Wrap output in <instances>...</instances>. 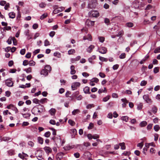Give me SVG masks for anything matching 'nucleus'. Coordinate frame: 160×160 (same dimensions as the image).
Listing matches in <instances>:
<instances>
[{"label": "nucleus", "instance_id": "1", "mask_svg": "<svg viewBox=\"0 0 160 160\" xmlns=\"http://www.w3.org/2000/svg\"><path fill=\"white\" fill-rule=\"evenodd\" d=\"M44 107L41 104H39L34 106L32 110V114L34 115H40L41 113L44 111Z\"/></svg>", "mask_w": 160, "mask_h": 160}, {"label": "nucleus", "instance_id": "2", "mask_svg": "<svg viewBox=\"0 0 160 160\" xmlns=\"http://www.w3.org/2000/svg\"><path fill=\"white\" fill-rule=\"evenodd\" d=\"M36 157L38 160H41L43 159L42 157V151L40 150H37L35 153Z\"/></svg>", "mask_w": 160, "mask_h": 160}, {"label": "nucleus", "instance_id": "3", "mask_svg": "<svg viewBox=\"0 0 160 160\" xmlns=\"http://www.w3.org/2000/svg\"><path fill=\"white\" fill-rule=\"evenodd\" d=\"M88 14L89 17H97L99 16V13L97 11H91L88 12Z\"/></svg>", "mask_w": 160, "mask_h": 160}, {"label": "nucleus", "instance_id": "4", "mask_svg": "<svg viewBox=\"0 0 160 160\" xmlns=\"http://www.w3.org/2000/svg\"><path fill=\"white\" fill-rule=\"evenodd\" d=\"M143 98L146 102L150 104H151L153 102L148 94L144 95L143 96Z\"/></svg>", "mask_w": 160, "mask_h": 160}, {"label": "nucleus", "instance_id": "5", "mask_svg": "<svg viewBox=\"0 0 160 160\" xmlns=\"http://www.w3.org/2000/svg\"><path fill=\"white\" fill-rule=\"evenodd\" d=\"M81 84L78 82H73L71 88L72 90H76L77 88L79 87Z\"/></svg>", "mask_w": 160, "mask_h": 160}, {"label": "nucleus", "instance_id": "6", "mask_svg": "<svg viewBox=\"0 0 160 160\" xmlns=\"http://www.w3.org/2000/svg\"><path fill=\"white\" fill-rule=\"evenodd\" d=\"M5 84L7 86L9 87H12L13 86V83L12 81V78L6 80L5 81Z\"/></svg>", "mask_w": 160, "mask_h": 160}, {"label": "nucleus", "instance_id": "7", "mask_svg": "<svg viewBox=\"0 0 160 160\" xmlns=\"http://www.w3.org/2000/svg\"><path fill=\"white\" fill-rule=\"evenodd\" d=\"M65 8L62 7H61L58 8H56L54 9L53 11V13L55 14H56L59 12H60L63 11L65 9Z\"/></svg>", "mask_w": 160, "mask_h": 160}, {"label": "nucleus", "instance_id": "8", "mask_svg": "<svg viewBox=\"0 0 160 160\" xmlns=\"http://www.w3.org/2000/svg\"><path fill=\"white\" fill-rule=\"evenodd\" d=\"M107 49L104 47H101L98 49V52L102 54H105L106 53Z\"/></svg>", "mask_w": 160, "mask_h": 160}, {"label": "nucleus", "instance_id": "9", "mask_svg": "<svg viewBox=\"0 0 160 160\" xmlns=\"http://www.w3.org/2000/svg\"><path fill=\"white\" fill-rule=\"evenodd\" d=\"M72 138H74L75 135L77 134V131L75 129H71L70 132Z\"/></svg>", "mask_w": 160, "mask_h": 160}, {"label": "nucleus", "instance_id": "10", "mask_svg": "<svg viewBox=\"0 0 160 160\" xmlns=\"http://www.w3.org/2000/svg\"><path fill=\"white\" fill-rule=\"evenodd\" d=\"M83 90L85 94H90L91 93V92L90 91V88L88 86H86L84 88Z\"/></svg>", "mask_w": 160, "mask_h": 160}, {"label": "nucleus", "instance_id": "11", "mask_svg": "<svg viewBox=\"0 0 160 160\" xmlns=\"http://www.w3.org/2000/svg\"><path fill=\"white\" fill-rule=\"evenodd\" d=\"M48 72L45 69H44L41 71L40 74L41 75H43L45 76H47L48 75Z\"/></svg>", "mask_w": 160, "mask_h": 160}, {"label": "nucleus", "instance_id": "12", "mask_svg": "<svg viewBox=\"0 0 160 160\" xmlns=\"http://www.w3.org/2000/svg\"><path fill=\"white\" fill-rule=\"evenodd\" d=\"M81 58V57L79 56H77L76 58H71V61L72 63H73L75 62V61H78Z\"/></svg>", "mask_w": 160, "mask_h": 160}, {"label": "nucleus", "instance_id": "13", "mask_svg": "<svg viewBox=\"0 0 160 160\" xmlns=\"http://www.w3.org/2000/svg\"><path fill=\"white\" fill-rule=\"evenodd\" d=\"M44 149L46 152L48 153H50L52 152V149L49 147H45L44 148Z\"/></svg>", "mask_w": 160, "mask_h": 160}, {"label": "nucleus", "instance_id": "14", "mask_svg": "<svg viewBox=\"0 0 160 160\" xmlns=\"http://www.w3.org/2000/svg\"><path fill=\"white\" fill-rule=\"evenodd\" d=\"M75 67L73 65H71L70 67V74L72 75H73L76 73V71L74 69Z\"/></svg>", "mask_w": 160, "mask_h": 160}, {"label": "nucleus", "instance_id": "15", "mask_svg": "<svg viewBox=\"0 0 160 160\" xmlns=\"http://www.w3.org/2000/svg\"><path fill=\"white\" fill-rule=\"evenodd\" d=\"M86 23H88L89 26H93L94 25V21L88 20L86 21Z\"/></svg>", "mask_w": 160, "mask_h": 160}, {"label": "nucleus", "instance_id": "16", "mask_svg": "<svg viewBox=\"0 0 160 160\" xmlns=\"http://www.w3.org/2000/svg\"><path fill=\"white\" fill-rule=\"evenodd\" d=\"M94 45H90L87 48V51L89 53L91 52L92 51V50L94 48Z\"/></svg>", "mask_w": 160, "mask_h": 160}, {"label": "nucleus", "instance_id": "17", "mask_svg": "<svg viewBox=\"0 0 160 160\" xmlns=\"http://www.w3.org/2000/svg\"><path fill=\"white\" fill-rule=\"evenodd\" d=\"M96 58V56L95 55H93L91 57L89 58L88 59V61L89 62L92 63V64H94V62H93L92 61L95 59Z\"/></svg>", "mask_w": 160, "mask_h": 160}, {"label": "nucleus", "instance_id": "18", "mask_svg": "<svg viewBox=\"0 0 160 160\" xmlns=\"http://www.w3.org/2000/svg\"><path fill=\"white\" fill-rule=\"evenodd\" d=\"M63 155V153L60 152L58 153L56 156L57 159L58 160H60L62 158Z\"/></svg>", "mask_w": 160, "mask_h": 160}, {"label": "nucleus", "instance_id": "19", "mask_svg": "<svg viewBox=\"0 0 160 160\" xmlns=\"http://www.w3.org/2000/svg\"><path fill=\"white\" fill-rule=\"evenodd\" d=\"M9 18H14L15 17L16 14L15 13L12 12H10L8 14Z\"/></svg>", "mask_w": 160, "mask_h": 160}, {"label": "nucleus", "instance_id": "20", "mask_svg": "<svg viewBox=\"0 0 160 160\" xmlns=\"http://www.w3.org/2000/svg\"><path fill=\"white\" fill-rule=\"evenodd\" d=\"M55 142L57 145L60 144L61 142V139L60 137H57Z\"/></svg>", "mask_w": 160, "mask_h": 160}, {"label": "nucleus", "instance_id": "21", "mask_svg": "<svg viewBox=\"0 0 160 160\" xmlns=\"http://www.w3.org/2000/svg\"><path fill=\"white\" fill-rule=\"evenodd\" d=\"M22 115L23 118H28L30 116L31 114L29 113H22Z\"/></svg>", "mask_w": 160, "mask_h": 160}, {"label": "nucleus", "instance_id": "22", "mask_svg": "<svg viewBox=\"0 0 160 160\" xmlns=\"http://www.w3.org/2000/svg\"><path fill=\"white\" fill-rule=\"evenodd\" d=\"M134 26V24L132 22H127L125 24V26L129 28H132Z\"/></svg>", "mask_w": 160, "mask_h": 160}, {"label": "nucleus", "instance_id": "23", "mask_svg": "<svg viewBox=\"0 0 160 160\" xmlns=\"http://www.w3.org/2000/svg\"><path fill=\"white\" fill-rule=\"evenodd\" d=\"M119 146L121 147V149L122 150H125L126 148V146L124 142L120 143L119 144Z\"/></svg>", "mask_w": 160, "mask_h": 160}, {"label": "nucleus", "instance_id": "24", "mask_svg": "<svg viewBox=\"0 0 160 160\" xmlns=\"http://www.w3.org/2000/svg\"><path fill=\"white\" fill-rule=\"evenodd\" d=\"M44 69L49 72H50L51 70V68L49 65H47L44 67Z\"/></svg>", "mask_w": 160, "mask_h": 160}, {"label": "nucleus", "instance_id": "25", "mask_svg": "<svg viewBox=\"0 0 160 160\" xmlns=\"http://www.w3.org/2000/svg\"><path fill=\"white\" fill-rule=\"evenodd\" d=\"M49 113L51 114V115H53L55 114L56 112V110L54 108H51L49 111Z\"/></svg>", "mask_w": 160, "mask_h": 160}, {"label": "nucleus", "instance_id": "26", "mask_svg": "<svg viewBox=\"0 0 160 160\" xmlns=\"http://www.w3.org/2000/svg\"><path fill=\"white\" fill-rule=\"evenodd\" d=\"M98 93L100 94L101 93H102V92H106V88H104V89L102 88H101L98 90Z\"/></svg>", "mask_w": 160, "mask_h": 160}, {"label": "nucleus", "instance_id": "27", "mask_svg": "<svg viewBox=\"0 0 160 160\" xmlns=\"http://www.w3.org/2000/svg\"><path fill=\"white\" fill-rule=\"evenodd\" d=\"M80 112V111L78 109H76L73 110L72 112V114L73 115H75L76 114Z\"/></svg>", "mask_w": 160, "mask_h": 160}, {"label": "nucleus", "instance_id": "28", "mask_svg": "<svg viewBox=\"0 0 160 160\" xmlns=\"http://www.w3.org/2000/svg\"><path fill=\"white\" fill-rule=\"evenodd\" d=\"M147 124V122L146 121H142L140 123V126L141 127H144L146 126Z\"/></svg>", "mask_w": 160, "mask_h": 160}, {"label": "nucleus", "instance_id": "29", "mask_svg": "<svg viewBox=\"0 0 160 160\" xmlns=\"http://www.w3.org/2000/svg\"><path fill=\"white\" fill-rule=\"evenodd\" d=\"M48 100V99L46 98H43L41 99L40 101V102L42 104H43L45 103H46L47 102V101Z\"/></svg>", "mask_w": 160, "mask_h": 160}, {"label": "nucleus", "instance_id": "30", "mask_svg": "<svg viewBox=\"0 0 160 160\" xmlns=\"http://www.w3.org/2000/svg\"><path fill=\"white\" fill-rule=\"evenodd\" d=\"M38 142L39 143L41 144H43V139L42 138L38 137Z\"/></svg>", "mask_w": 160, "mask_h": 160}, {"label": "nucleus", "instance_id": "31", "mask_svg": "<svg viewBox=\"0 0 160 160\" xmlns=\"http://www.w3.org/2000/svg\"><path fill=\"white\" fill-rule=\"evenodd\" d=\"M110 96L108 95L103 98L102 101L104 102H106L110 99Z\"/></svg>", "mask_w": 160, "mask_h": 160}, {"label": "nucleus", "instance_id": "32", "mask_svg": "<svg viewBox=\"0 0 160 160\" xmlns=\"http://www.w3.org/2000/svg\"><path fill=\"white\" fill-rule=\"evenodd\" d=\"M99 59L100 61L102 62H107L108 61L107 58L101 56H99Z\"/></svg>", "mask_w": 160, "mask_h": 160}, {"label": "nucleus", "instance_id": "33", "mask_svg": "<svg viewBox=\"0 0 160 160\" xmlns=\"http://www.w3.org/2000/svg\"><path fill=\"white\" fill-rule=\"evenodd\" d=\"M157 108L156 106H153L152 108V111L153 113L154 114L156 113L157 112Z\"/></svg>", "mask_w": 160, "mask_h": 160}, {"label": "nucleus", "instance_id": "34", "mask_svg": "<svg viewBox=\"0 0 160 160\" xmlns=\"http://www.w3.org/2000/svg\"><path fill=\"white\" fill-rule=\"evenodd\" d=\"M68 123L71 126H73L75 125V122L72 120L69 119L68 121Z\"/></svg>", "mask_w": 160, "mask_h": 160}, {"label": "nucleus", "instance_id": "35", "mask_svg": "<svg viewBox=\"0 0 160 160\" xmlns=\"http://www.w3.org/2000/svg\"><path fill=\"white\" fill-rule=\"evenodd\" d=\"M154 129L155 131L157 132L160 129V127L158 125H156L154 126Z\"/></svg>", "mask_w": 160, "mask_h": 160}, {"label": "nucleus", "instance_id": "36", "mask_svg": "<svg viewBox=\"0 0 160 160\" xmlns=\"http://www.w3.org/2000/svg\"><path fill=\"white\" fill-rule=\"evenodd\" d=\"M33 102L36 104H39L40 102V101L37 98H34L32 100Z\"/></svg>", "mask_w": 160, "mask_h": 160}, {"label": "nucleus", "instance_id": "37", "mask_svg": "<svg viewBox=\"0 0 160 160\" xmlns=\"http://www.w3.org/2000/svg\"><path fill=\"white\" fill-rule=\"evenodd\" d=\"M24 71H26L27 73H29L31 72L32 68L31 67H29L28 68L25 69Z\"/></svg>", "mask_w": 160, "mask_h": 160}, {"label": "nucleus", "instance_id": "38", "mask_svg": "<svg viewBox=\"0 0 160 160\" xmlns=\"http://www.w3.org/2000/svg\"><path fill=\"white\" fill-rule=\"evenodd\" d=\"M68 54L71 55L75 52V51L74 49H72L69 50L68 52Z\"/></svg>", "mask_w": 160, "mask_h": 160}, {"label": "nucleus", "instance_id": "39", "mask_svg": "<svg viewBox=\"0 0 160 160\" xmlns=\"http://www.w3.org/2000/svg\"><path fill=\"white\" fill-rule=\"evenodd\" d=\"M124 34V32L122 30L119 31L118 34L116 35L117 37H121Z\"/></svg>", "mask_w": 160, "mask_h": 160}, {"label": "nucleus", "instance_id": "40", "mask_svg": "<svg viewBox=\"0 0 160 160\" xmlns=\"http://www.w3.org/2000/svg\"><path fill=\"white\" fill-rule=\"evenodd\" d=\"M35 64V62L33 60H31L29 62V65L30 66H34Z\"/></svg>", "mask_w": 160, "mask_h": 160}, {"label": "nucleus", "instance_id": "41", "mask_svg": "<svg viewBox=\"0 0 160 160\" xmlns=\"http://www.w3.org/2000/svg\"><path fill=\"white\" fill-rule=\"evenodd\" d=\"M48 16V14L47 13H44L40 17V18L41 20H43L45 18H46Z\"/></svg>", "mask_w": 160, "mask_h": 160}, {"label": "nucleus", "instance_id": "42", "mask_svg": "<svg viewBox=\"0 0 160 160\" xmlns=\"http://www.w3.org/2000/svg\"><path fill=\"white\" fill-rule=\"evenodd\" d=\"M44 43V45L45 46L49 45L50 44L49 42L47 39H46L45 40Z\"/></svg>", "mask_w": 160, "mask_h": 160}, {"label": "nucleus", "instance_id": "43", "mask_svg": "<svg viewBox=\"0 0 160 160\" xmlns=\"http://www.w3.org/2000/svg\"><path fill=\"white\" fill-rule=\"evenodd\" d=\"M147 81L145 80H143L141 81L140 85L142 86H145L147 84Z\"/></svg>", "mask_w": 160, "mask_h": 160}, {"label": "nucleus", "instance_id": "44", "mask_svg": "<svg viewBox=\"0 0 160 160\" xmlns=\"http://www.w3.org/2000/svg\"><path fill=\"white\" fill-rule=\"evenodd\" d=\"M12 41L13 44L14 45H17V41L16 39L14 37H12Z\"/></svg>", "mask_w": 160, "mask_h": 160}, {"label": "nucleus", "instance_id": "45", "mask_svg": "<svg viewBox=\"0 0 160 160\" xmlns=\"http://www.w3.org/2000/svg\"><path fill=\"white\" fill-rule=\"evenodd\" d=\"M128 117L127 116H124L122 117V119L123 121L127 122L128 120Z\"/></svg>", "mask_w": 160, "mask_h": 160}, {"label": "nucleus", "instance_id": "46", "mask_svg": "<svg viewBox=\"0 0 160 160\" xmlns=\"http://www.w3.org/2000/svg\"><path fill=\"white\" fill-rule=\"evenodd\" d=\"M79 92L78 91H76L72 94L73 97L74 98H76L79 95Z\"/></svg>", "mask_w": 160, "mask_h": 160}, {"label": "nucleus", "instance_id": "47", "mask_svg": "<svg viewBox=\"0 0 160 160\" xmlns=\"http://www.w3.org/2000/svg\"><path fill=\"white\" fill-rule=\"evenodd\" d=\"M142 106L143 104H142V103H141L138 105L137 108L138 110H140L142 109Z\"/></svg>", "mask_w": 160, "mask_h": 160}, {"label": "nucleus", "instance_id": "48", "mask_svg": "<svg viewBox=\"0 0 160 160\" xmlns=\"http://www.w3.org/2000/svg\"><path fill=\"white\" fill-rule=\"evenodd\" d=\"M28 64H29V62L28 60H25L23 61L22 63V65L23 66H26Z\"/></svg>", "mask_w": 160, "mask_h": 160}, {"label": "nucleus", "instance_id": "49", "mask_svg": "<svg viewBox=\"0 0 160 160\" xmlns=\"http://www.w3.org/2000/svg\"><path fill=\"white\" fill-rule=\"evenodd\" d=\"M124 156H129L131 154V152L129 151H125L122 154Z\"/></svg>", "mask_w": 160, "mask_h": 160}, {"label": "nucleus", "instance_id": "50", "mask_svg": "<svg viewBox=\"0 0 160 160\" xmlns=\"http://www.w3.org/2000/svg\"><path fill=\"white\" fill-rule=\"evenodd\" d=\"M110 20L108 18H105L104 19V22L107 24V25H108L110 24Z\"/></svg>", "mask_w": 160, "mask_h": 160}, {"label": "nucleus", "instance_id": "51", "mask_svg": "<svg viewBox=\"0 0 160 160\" xmlns=\"http://www.w3.org/2000/svg\"><path fill=\"white\" fill-rule=\"evenodd\" d=\"M50 135H51L50 132L49 131H48V132H46L45 133L44 136L47 138H48L50 136Z\"/></svg>", "mask_w": 160, "mask_h": 160}, {"label": "nucleus", "instance_id": "52", "mask_svg": "<svg viewBox=\"0 0 160 160\" xmlns=\"http://www.w3.org/2000/svg\"><path fill=\"white\" fill-rule=\"evenodd\" d=\"M98 39H99V41L101 42H103L105 40L104 38L103 37H99Z\"/></svg>", "mask_w": 160, "mask_h": 160}, {"label": "nucleus", "instance_id": "53", "mask_svg": "<svg viewBox=\"0 0 160 160\" xmlns=\"http://www.w3.org/2000/svg\"><path fill=\"white\" fill-rule=\"evenodd\" d=\"M12 110L14 111L16 113H18V109L16 107H15L14 106L12 108Z\"/></svg>", "mask_w": 160, "mask_h": 160}, {"label": "nucleus", "instance_id": "54", "mask_svg": "<svg viewBox=\"0 0 160 160\" xmlns=\"http://www.w3.org/2000/svg\"><path fill=\"white\" fill-rule=\"evenodd\" d=\"M94 107V105L93 104H88L86 106V108L87 109H89Z\"/></svg>", "mask_w": 160, "mask_h": 160}, {"label": "nucleus", "instance_id": "55", "mask_svg": "<svg viewBox=\"0 0 160 160\" xmlns=\"http://www.w3.org/2000/svg\"><path fill=\"white\" fill-rule=\"evenodd\" d=\"M95 8V6L93 5L92 4L89 3L88 5V8L92 9Z\"/></svg>", "mask_w": 160, "mask_h": 160}, {"label": "nucleus", "instance_id": "56", "mask_svg": "<svg viewBox=\"0 0 160 160\" xmlns=\"http://www.w3.org/2000/svg\"><path fill=\"white\" fill-rule=\"evenodd\" d=\"M3 141H10L11 140V138L9 137H4L3 138Z\"/></svg>", "mask_w": 160, "mask_h": 160}, {"label": "nucleus", "instance_id": "57", "mask_svg": "<svg viewBox=\"0 0 160 160\" xmlns=\"http://www.w3.org/2000/svg\"><path fill=\"white\" fill-rule=\"evenodd\" d=\"M154 52L155 53L160 52V47H158L156 48L154 50Z\"/></svg>", "mask_w": 160, "mask_h": 160}, {"label": "nucleus", "instance_id": "58", "mask_svg": "<svg viewBox=\"0 0 160 160\" xmlns=\"http://www.w3.org/2000/svg\"><path fill=\"white\" fill-rule=\"evenodd\" d=\"M12 37H10L8 39L7 42L9 44H10L12 43Z\"/></svg>", "mask_w": 160, "mask_h": 160}, {"label": "nucleus", "instance_id": "59", "mask_svg": "<svg viewBox=\"0 0 160 160\" xmlns=\"http://www.w3.org/2000/svg\"><path fill=\"white\" fill-rule=\"evenodd\" d=\"M91 80L92 81V82L96 83H97L99 81V79L96 78H93Z\"/></svg>", "mask_w": 160, "mask_h": 160}, {"label": "nucleus", "instance_id": "60", "mask_svg": "<svg viewBox=\"0 0 160 160\" xmlns=\"http://www.w3.org/2000/svg\"><path fill=\"white\" fill-rule=\"evenodd\" d=\"M94 127L93 124L92 123H90L89 126L88 127V129H91L92 128Z\"/></svg>", "mask_w": 160, "mask_h": 160}, {"label": "nucleus", "instance_id": "61", "mask_svg": "<svg viewBox=\"0 0 160 160\" xmlns=\"http://www.w3.org/2000/svg\"><path fill=\"white\" fill-rule=\"evenodd\" d=\"M119 57L120 59L124 58L126 57V54L125 53H122L119 56Z\"/></svg>", "mask_w": 160, "mask_h": 160}, {"label": "nucleus", "instance_id": "62", "mask_svg": "<svg viewBox=\"0 0 160 160\" xmlns=\"http://www.w3.org/2000/svg\"><path fill=\"white\" fill-rule=\"evenodd\" d=\"M50 129L52 131V135L54 136L56 135V130L55 129L52 128H50Z\"/></svg>", "mask_w": 160, "mask_h": 160}, {"label": "nucleus", "instance_id": "63", "mask_svg": "<svg viewBox=\"0 0 160 160\" xmlns=\"http://www.w3.org/2000/svg\"><path fill=\"white\" fill-rule=\"evenodd\" d=\"M26 52V49H22L20 51V53L22 55H23L25 54Z\"/></svg>", "mask_w": 160, "mask_h": 160}, {"label": "nucleus", "instance_id": "64", "mask_svg": "<svg viewBox=\"0 0 160 160\" xmlns=\"http://www.w3.org/2000/svg\"><path fill=\"white\" fill-rule=\"evenodd\" d=\"M99 76L102 78H104L106 77V75L104 73L100 72L99 74Z\"/></svg>", "mask_w": 160, "mask_h": 160}]
</instances>
